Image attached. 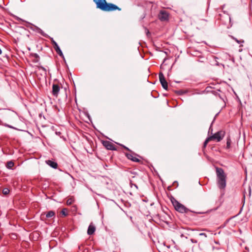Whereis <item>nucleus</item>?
Masks as SVG:
<instances>
[{"instance_id":"obj_1","label":"nucleus","mask_w":252,"mask_h":252,"mask_svg":"<svg viewBox=\"0 0 252 252\" xmlns=\"http://www.w3.org/2000/svg\"><path fill=\"white\" fill-rule=\"evenodd\" d=\"M217 184L220 189H224L226 186L227 175L224 170L220 167H216Z\"/></svg>"},{"instance_id":"obj_2","label":"nucleus","mask_w":252,"mask_h":252,"mask_svg":"<svg viewBox=\"0 0 252 252\" xmlns=\"http://www.w3.org/2000/svg\"><path fill=\"white\" fill-rule=\"evenodd\" d=\"M96 5V7L104 11H120L121 9L116 5L107 3L106 0H93Z\"/></svg>"},{"instance_id":"obj_3","label":"nucleus","mask_w":252,"mask_h":252,"mask_svg":"<svg viewBox=\"0 0 252 252\" xmlns=\"http://www.w3.org/2000/svg\"><path fill=\"white\" fill-rule=\"evenodd\" d=\"M172 203L175 209L181 213H188L191 212L189 209L186 208L184 205L180 203L177 200L173 198L171 200Z\"/></svg>"},{"instance_id":"obj_4","label":"nucleus","mask_w":252,"mask_h":252,"mask_svg":"<svg viewBox=\"0 0 252 252\" xmlns=\"http://www.w3.org/2000/svg\"><path fill=\"white\" fill-rule=\"evenodd\" d=\"M225 134V132L224 130H220L211 136L213 140L220 142L224 137Z\"/></svg>"},{"instance_id":"obj_5","label":"nucleus","mask_w":252,"mask_h":252,"mask_svg":"<svg viewBox=\"0 0 252 252\" xmlns=\"http://www.w3.org/2000/svg\"><path fill=\"white\" fill-rule=\"evenodd\" d=\"M125 155L128 159L132 160V161L136 162H141V160L138 158L140 157L131 151L130 152V153H126Z\"/></svg>"},{"instance_id":"obj_6","label":"nucleus","mask_w":252,"mask_h":252,"mask_svg":"<svg viewBox=\"0 0 252 252\" xmlns=\"http://www.w3.org/2000/svg\"><path fill=\"white\" fill-rule=\"evenodd\" d=\"M102 144L105 148L107 150L112 151L117 150L116 146L113 143L109 141H103Z\"/></svg>"},{"instance_id":"obj_7","label":"nucleus","mask_w":252,"mask_h":252,"mask_svg":"<svg viewBox=\"0 0 252 252\" xmlns=\"http://www.w3.org/2000/svg\"><path fill=\"white\" fill-rule=\"evenodd\" d=\"M159 79L163 88L166 90L168 89V83L166 81L163 74L162 72L159 73Z\"/></svg>"},{"instance_id":"obj_8","label":"nucleus","mask_w":252,"mask_h":252,"mask_svg":"<svg viewBox=\"0 0 252 252\" xmlns=\"http://www.w3.org/2000/svg\"><path fill=\"white\" fill-rule=\"evenodd\" d=\"M158 18L161 21H167L169 18V13L165 10H161L158 14Z\"/></svg>"},{"instance_id":"obj_9","label":"nucleus","mask_w":252,"mask_h":252,"mask_svg":"<svg viewBox=\"0 0 252 252\" xmlns=\"http://www.w3.org/2000/svg\"><path fill=\"white\" fill-rule=\"evenodd\" d=\"M60 87L58 84H54L53 85L52 93V94L54 96L57 97V96L58 95L59 93L60 92Z\"/></svg>"},{"instance_id":"obj_10","label":"nucleus","mask_w":252,"mask_h":252,"mask_svg":"<svg viewBox=\"0 0 252 252\" xmlns=\"http://www.w3.org/2000/svg\"><path fill=\"white\" fill-rule=\"evenodd\" d=\"M95 231V227L93 224V223H91L88 227V229L87 230V233L89 235H91L94 233Z\"/></svg>"},{"instance_id":"obj_11","label":"nucleus","mask_w":252,"mask_h":252,"mask_svg":"<svg viewBox=\"0 0 252 252\" xmlns=\"http://www.w3.org/2000/svg\"><path fill=\"white\" fill-rule=\"evenodd\" d=\"M226 146L225 149L226 150H229L231 148V145L232 144V141L230 135H228L226 138Z\"/></svg>"},{"instance_id":"obj_12","label":"nucleus","mask_w":252,"mask_h":252,"mask_svg":"<svg viewBox=\"0 0 252 252\" xmlns=\"http://www.w3.org/2000/svg\"><path fill=\"white\" fill-rule=\"evenodd\" d=\"M45 162L48 165H49L50 166H51V167H52L54 169H56L58 167L57 163L53 160H46Z\"/></svg>"},{"instance_id":"obj_13","label":"nucleus","mask_w":252,"mask_h":252,"mask_svg":"<svg viewBox=\"0 0 252 252\" xmlns=\"http://www.w3.org/2000/svg\"><path fill=\"white\" fill-rule=\"evenodd\" d=\"M14 162L12 160H10V161H8L6 163V167L8 169H12V168L14 166Z\"/></svg>"},{"instance_id":"obj_14","label":"nucleus","mask_w":252,"mask_h":252,"mask_svg":"<svg viewBox=\"0 0 252 252\" xmlns=\"http://www.w3.org/2000/svg\"><path fill=\"white\" fill-rule=\"evenodd\" d=\"M32 56L34 58L33 59V62L34 63H37L39 62L40 58L37 54H34L32 55Z\"/></svg>"},{"instance_id":"obj_15","label":"nucleus","mask_w":252,"mask_h":252,"mask_svg":"<svg viewBox=\"0 0 252 252\" xmlns=\"http://www.w3.org/2000/svg\"><path fill=\"white\" fill-rule=\"evenodd\" d=\"M55 213L53 211H49L46 215V217L47 218H51L52 217L55 216Z\"/></svg>"},{"instance_id":"obj_16","label":"nucleus","mask_w":252,"mask_h":252,"mask_svg":"<svg viewBox=\"0 0 252 252\" xmlns=\"http://www.w3.org/2000/svg\"><path fill=\"white\" fill-rule=\"evenodd\" d=\"M211 140H213L211 138V136H209L208 138H207V139L205 140V141L204 142V144H203L204 148H205L206 147L207 144L208 143V142Z\"/></svg>"},{"instance_id":"obj_17","label":"nucleus","mask_w":252,"mask_h":252,"mask_svg":"<svg viewBox=\"0 0 252 252\" xmlns=\"http://www.w3.org/2000/svg\"><path fill=\"white\" fill-rule=\"evenodd\" d=\"M211 140H213L211 138V136H209L208 138H207V139L205 140V141L204 142V144H203L204 148H205L206 147L207 144L208 143V142Z\"/></svg>"},{"instance_id":"obj_18","label":"nucleus","mask_w":252,"mask_h":252,"mask_svg":"<svg viewBox=\"0 0 252 252\" xmlns=\"http://www.w3.org/2000/svg\"><path fill=\"white\" fill-rule=\"evenodd\" d=\"M36 30H37V32H38L39 33H40V34L43 35V36L46 37L47 36V34L40 28H37Z\"/></svg>"},{"instance_id":"obj_19","label":"nucleus","mask_w":252,"mask_h":252,"mask_svg":"<svg viewBox=\"0 0 252 252\" xmlns=\"http://www.w3.org/2000/svg\"><path fill=\"white\" fill-rule=\"evenodd\" d=\"M61 214L64 217H65L67 215V210L66 208H63L62 209V210L61 212Z\"/></svg>"},{"instance_id":"obj_20","label":"nucleus","mask_w":252,"mask_h":252,"mask_svg":"<svg viewBox=\"0 0 252 252\" xmlns=\"http://www.w3.org/2000/svg\"><path fill=\"white\" fill-rule=\"evenodd\" d=\"M55 50H56V52L60 55V56H63V54L61 50V49L60 48L59 46V47H56V48H55Z\"/></svg>"},{"instance_id":"obj_21","label":"nucleus","mask_w":252,"mask_h":252,"mask_svg":"<svg viewBox=\"0 0 252 252\" xmlns=\"http://www.w3.org/2000/svg\"><path fill=\"white\" fill-rule=\"evenodd\" d=\"M10 190L8 188H4L2 189V193L4 195H7L9 193Z\"/></svg>"},{"instance_id":"obj_22","label":"nucleus","mask_w":252,"mask_h":252,"mask_svg":"<svg viewBox=\"0 0 252 252\" xmlns=\"http://www.w3.org/2000/svg\"><path fill=\"white\" fill-rule=\"evenodd\" d=\"M72 201H73L72 199L71 198H69V199H67V200L66 201V204L67 205H70L72 204Z\"/></svg>"},{"instance_id":"obj_23","label":"nucleus","mask_w":252,"mask_h":252,"mask_svg":"<svg viewBox=\"0 0 252 252\" xmlns=\"http://www.w3.org/2000/svg\"><path fill=\"white\" fill-rule=\"evenodd\" d=\"M52 43H53V44L54 45V49L56 48L57 47H59L56 41H55L54 40H52Z\"/></svg>"},{"instance_id":"obj_24","label":"nucleus","mask_w":252,"mask_h":252,"mask_svg":"<svg viewBox=\"0 0 252 252\" xmlns=\"http://www.w3.org/2000/svg\"><path fill=\"white\" fill-rule=\"evenodd\" d=\"M175 92L176 94L179 95L183 94L184 93V92L182 90L176 91Z\"/></svg>"},{"instance_id":"obj_25","label":"nucleus","mask_w":252,"mask_h":252,"mask_svg":"<svg viewBox=\"0 0 252 252\" xmlns=\"http://www.w3.org/2000/svg\"><path fill=\"white\" fill-rule=\"evenodd\" d=\"M233 39L238 43H243L244 42V40H238L237 39L235 38H233Z\"/></svg>"},{"instance_id":"obj_26","label":"nucleus","mask_w":252,"mask_h":252,"mask_svg":"<svg viewBox=\"0 0 252 252\" xmlns=\"http://www.w3.org/2000/svg\"><path fill=\"white\" fill-rule=\"evenodd\" d=\"M199 235L200 236H204V237L206 238L207 237V235L206 233H201L199 234Z\"/></svg>"},{"instance_id":"obj_27","label":"nucleus","mask_w":252,"mask_h":252,"mask_svg":"<svg viewBox=\"0 0 252 252\" xmlns=\"http://www.w3.org/2000/svg\"><path fill=\"white\" fill-rule=\"evenodd\" d=\"M122 146L126 150L128 151H130L131 152V151L126 147L125 146H124V145H122Z\"/></svg>"},{"instance_id":"obj_28","label":"nucleus","mask_w":252,"mask_h":252,"mask_svg":"<svg viewBox=\"0 0 252 252\" xmlns=\"http://www.w3.org/2000/svg\"><path fill=\"white\" fill-rule=\"evenodd\" d=\"M227 19L229 21H230V16H228V15H227Z\"/></svg>"},{"instance_id":"obj_29","label":"nucleus","mask_w":252,"mask_h":252,"mask_svg":"<svg viewBox=\"0 0 252 252\" xmlns=\"http://www.w3.org/2000/svg\"><path fill=\"white\" fill-rule=\"evenodd\" d=\"M18 20L19 21H23V20L22 19L20 18H18Z\"/></svg>"},{"instance_id":"obj_30","label":"nucleus","mask_w":252,"mask_h":252,"mask_svg":"<svg viewBox=\"0 0 252 252\" xmlns=\"http://www.w3.org/2000/svg\"><path fill=\"white\" fill-rule=\"evenodd\" d=\"M41 68L43 69L45 71H46L44 67H41Z\"/></svg>"},{"instance_id":"obj_31","label":"nucleus","mask_w":252,"mask_h":252,"mask_svg":"<svg viewBox=\"0 0 252 252\" xmlns=\"http://www.w3.org/2000/svg\"><path fill=\"white\" fill-rule=\"evenodd\" d=\"M1 54V49H0V54Z\"/></svg>"}]
</instances>
